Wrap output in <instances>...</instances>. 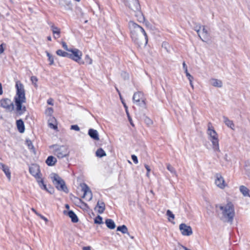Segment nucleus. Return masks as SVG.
I'll return each instance as SVG.
<instances>
[{
  "label": "nucleus",
  "mask_w": 250,
  "mask_h": 250,
  "mask_svg": "<svg viewBox=\"0 0 250 250\" xmlns=\"http://www.w3.org/2000/svg\"><path fill=\"white\" fill-rule=\"evenodd\" d=\"M16 94L14 97L15 111L18 115H21L26 111L25 106L22 105L26 103L25 90L23 85L20 82H16Z\"/></svg>",
  "instance_id": "f257e3e1"
},
{
  "label": "nucleus",
  "mask_w": 250,
  "mask_h": 250,
  "mask_svg": "<svg viewBox=\"0 0 250 250\" xmlns=\"http://www.w3.org/2000/svg\"><path fill=\"white\" fill-rule=\"evenodd\" d=\"M128 27L132 40L135 43H141L142 40L144 38L145 40V44H146L147 43L148 37L146 32L142 27L132 21L129 22Z\"/></svg>",
  "instance_id": "f03ea898"
},
{
  "label": "nucleus",
  "mask_w": 250,
  "mask_h": 250,
  "mask_svg": "<svg viewBox=\"0 0 250 250\" xmlns=\"http://www.w3.org/2000/svg\"><path fill=\"white\" fill-rule=\"evenodd\" d=\"M220 210L221 219L225 222L232 223L235 216V210L233 204L228 202L226 204H220L216 206Z\"/></svg>",
  "instance_id": "7ed1b4c3"
},
{
  "label": "nucleus",
  "mask_w": 250,
  "mask_h": 250,
  "mask_svg": "<svg viewBox=\"0 0 250 250\" xmlns=\"http://www.w3.org/2000/svg\"><path fill=\"white\" fill-rule=\"evenodd\" d=\"M125 5L128 7L135 13V15L140 21L144 20V17L141 11V6L138 0H123Z\"/></svg>",
  "instance_id": "20e7f679"
},
{
  "label": "nucleus",
  "mask_w": 250,
  "mask_h": 250,
  "mask_svg": "<svg viewBox=\"0 0 250 250\" xmlns=\"http://www.w3.org/2000/svg\"><path fill=\"white\" fill-rule=\"evenodd\" d=\"M50 148L53 150V153L59 159H62L69 154L68 148L65 146L54 145L51 146Z\"/></svg>",
  "instance_id": "39448f33"
},
{
  "label": "nucleus",
  "mask_w": 250,
  "mask_h": 250,
  "mask_svg": "<svg viewBox=\"0 0 250 250\" xmlns=\"http://www.w3.org/2000/svg\"><path fill=\"white\" fill-rule=\"evenodd\" d=\"M207 133L209 136V140L212 143L213 150L215 151L220 152L219 146V140L216 132L214 129L208 127Z\"/></svg>",
  "instance_id": "423d86ee"
},
{
  "label": "nucleus",
  "mask_w": 250,
  "mask_h": 250,
  "mask_svg": "<svg viewBox=\"0 0 250 250\" xmlns=\"http://www.w3.org/2000/svg\"><path fill=\"white\" fill-rule=\"evenodd\" d=\"M52 176V182L55 185L56 188L58 190H62L67 193L68 190L65 185L64 181L57 174L53 173Z\"/></svg>",
  "instance_id": "0eeeda50"
},
{
  "label": "nucleus",
  "mask_w": 250,
  "mask_h": 250,
  "mask_svg": "<svg viewBox=\"0 0 250 250\" xmlns=\"http://www.w3.org/2000/svg\"><path fill=\"white\" fill-rule=\"evenodd\" d=\"M69 53L68 58L79 63L80 64H83L84 63L83 61L81 60L82 56V52L77 48H71Z\"/></svg>",
  "instance_id": "6e6552de"
},
{
  "label": "nucleus",
  "mask_w": 250,
  "mask_h": 250,
  "mask_svg": "<svg viewBox=\"0 0 250 250\" xmlns=\"http://www.w3.org/2000/svg\"><path fill=\"white\" fill-rule=\"evenodd\" d=\"M0 106L6 111L11 112L14 110L13 102L9 99H2L0 101Z\"/></svg>",
  "instance_id": "1a4fd4ad"
},
{
  "label": "nucleus",
  "mask_w": 250,
  "mask_h": 250,
  "mask_svg": "<svg viewBox=\"0 0 250 250\" xmlns=\"http://www.w3.org/2000/svg\"><path fill=\"white\" fill-rule=\"evenodd\" d=\"M133 102L134 103L139 106H145L146 104L144 94L141 92H137L134 94L133 96Z\"/></svg>",
  "instance_id": "9d476101"
},
{
  "label": "nucleus",
  "mask_w": 250,
  "mask_h": 250,
  "mask_svg": "<svg viewBox=\"0 0 250 250\" xmlns=\"http://www.w3.org/2000/svg\"><path fill=\"white\" fill-rule=\"evenodd\" d=\"M82 191L83 192V198H85L87 201H90L92 199V193L88 186L83 183L81 185Z\"/></svg>",
  "instance_id": "9b49d317"
},
{
  "label": "nucleus",
  "mask_w": 250,
  "mask_h": 250,
  "mask_svg": "<svg viewBox=\"0 0 250 250\" xmlns=\"http://www.w3.org/2000/svg\"><path fill=\"white\" fill-rule=\"evenodd\" d=\"M179 229L183 235L189 236L192 234L191 228L184 223L180 225Z\"/></svg>",
  "instance_id": "f8f14e48"
},
{
  "label": "nucleus",
  "mask_w": 250,
  "mask_h": 250,
  "mask_svg": "<svg viewBox=\"0 0 250 250\" xmlns=\"http://www.w3.org/2000/svg\"><path fill=\"white\" fill-rule=\"evenodd\" d=\"M29 172L37 179V181L41 178L40 169L39 167L36 165H33L29 167Z\"/></svg>",
  "instance_id": "ddd939ff"
},
{
  "label": "nucleus",
  "mask_w": 250,
  "mask_h": 250,
  "mask_svg": "<svg viewBox=\"0 0 250 250\" xmlns=\"http://www.w3.org/2000/svg\"><path fill=\"white\" fill-rule=\"evenodd\" d=\"M215 185L221 189H223L226 187L225 181L223 177L219 174L216 175V179L215 180Z\"/></svg>",
  "instance_id": "4468645a"
},
{
  "label": "nucleus",
  "mask_w": 250,
  "mask_h": 250,
  "mask_svg": "<svg viewBox=\"0 0 250 250\" xmlns=\"http://www.w3.org/2000/svg\"><path fill=\"white\" fill-rule=\"evenodd\" d=\"M59 5L61 8L65 10H70L72 9V4L70 0H59Z\"/></svg>",
  "instance_id": "2eb2a0df"
},
{
  "label": "nucleus",
  "mask_w": 250,
  "mask_h": 250,
  "mask_svg": "<svg viewBox=\"0 0 250 250\" xmlns=\"http://www.w3.org/2000/svg\"><path fill=\"white\" fill-rule=\"evenodd\" d=\"M198 36L203 42H205V40L208 39L209 33L206 26H202Z\"/></svg>",
  "instance_id": "dca6fc26"
},
{
  "label": "nucleus",
  "mask_w": 250,
  "mask_h": 250,
  "mask_svg": "<svg viewBox=\"0 0 250 250\" xmlns=\"http://www.w3.org/2000/svg\"><path fill=\"white\" fill-rule=\"evenodd\" d=\"M64 214H67L71 219L73 223H77L79 221V219L76 214L72 210H69L68 212L64 210Z\"/></svg>",
  "instance_id": "f3484780"
},
{
  "label": "nucleus",
  "mask_w": 250,
  "mask_h": 250,
  "mask_svg": "<svg viewBox=\"0 0 250 250\" xmlns=\"http://www.w3.org/2000/svg\"><path fill=\"white\" fill-rule=\"evenodd\" d=\"M95 209L100 214H102L105 210V204L103 202L98 201Z\"/></svg>",
  "instance_id": "a211bd4d"
},
{
  "label": "nucleus",
  "mask_w": 250,
  "mask_h": 250,
  "mask_svg": "<svg viewBox=\"0 0 250 250\" xmlns=\"http://www.w3.org/2000/svg\"><path fill=\"white\" fill-rule=\"evenodd\" d=\"M89 136L93 140L98 141L99 140V136L98 131L94 129H89L88 132Z\"/></svg>",
  "instance_id": "6ab92c4d"
},
{
  "label": "nucleus",
  "mask_w": 250,
  "mask_h": 250,
  "mask_svg": "<svg viewBox=\"0 0 250 250\" xmlns=\"http://www.w3.org/2000/svg\"><path fill=\"white\" fill-rule=\"evenodd\" d=\"M0 168L3 170L8 179L10 180L11 178V173L8 167L2 163H0Z\"/></svg>",
  "instance_id": "aec40b11"
},
{
  "label": "nucleus",
  "mask_w": 250,
  "mask_h": 250,
  "mask_svg": "<svg viewBox=\"0 0 250 250\" xmlns=\"http://www.w3.org/2000/svg\"><path fill=\"white\" fill-rule=\"evenodd\" d=\"M16 125L20 133H23L25 130L24 125L21 119H19L16 121Z\"/></svg>",
  "instance_id": "412c9836"
},
{
  "label": "nucleus",
  "mask_w": 250,
  "mask_h": 250,
  "mask_svg": "<svg viewBox=\"0 0 250 250\" xmlns=\"http://www.w3.org/2000/svg\"><path fill=\"white\" fill-rule=\"evenodd\" d=\"M45 162L48 166H53L56 164L57 162V159L53 156H49L47 157Z\"/></svg>",
  "instance_id": "4be33fe9"
},
{
  "label": "nucleus",
  "mask_w": 250,
  "mask_h": 250,
  "mask_svg": "<svg viewBox=\"0 0 250 250\" xmlns=\"http://www.w3.org/2000/svg\"><path fill=\"white\" fill-rule=\"evenodd\" d=\"M105 223L108 228L109 229H114L116 227L114 221L111 219H107L105 220Z\"/></svg>",
  "instance_id": "5701e85b"
},
{
  "label": "nucleus",
  "mask_w": 250,
  "mask_h": 250,
  "mask_svg": "<svg viewBox=\"0 0 250 250\" xmlns=\"http://www.w3.org/2000/svg\"><path fill=\"white\" fill-rule=\"evenodd\" d=\"M239 189L244 196L250 197V194H249L250 190L246 187L241 186L239 188Z\"/></svg>",
  "instance_id": "b1692460"
},
{
  "label": "nucleus",
  "mask_w": 250,
  "mask_h": 250,
  "mask_svg": "<svg viewBox=\"0 0 250 250\" xmlns=\"http://www.w3.org/2000/svg\"><path fill=\"white\" fill-rule=\"evenodd\" d=\"M210 82L211 85L214 86L218 87H221L222 86V82L220 80L216 79H212L210 80Z\"/></svg>",
  "instance_id": "393cba45"
},
{
  "label": "nucleus",
  "mask_w": 250,
  "mask_h": 250,
  "mask_svg": "<svg viewBox=\"0 0 250 250\" xmlns=\"http://www.w3.org/2000/svg\"><path fill=\"white\" fill-rule=\"evenodd\" d=\"M223 119L224 122L225 123L226 125H227L229 127H230L232 129H234V125L233 122L225 116L223 117Z\"/></svg>",
  "instance_id": "a878e982"
},
{
  "label": "nucleus",
  "mask_w": 250,
  "mask_h": 250,
  "mask_svg": "<svg viewBox=\"0 0 250 250\" xmlns=\"http://www.w3.org/2000/svg\"><path fill=\"white\" fill-rule=\"evenodd\" d=\"M52 31L54 34V37L55 39H58L60 37V29L57 27L52 26H51Z\"/></svg>",
  "instance_id": "bb28decb"
},
{
  "label": "nucleus",
  "mask_w": 250,
  "mask_h": 250,
  "mask_svg": "<svg viewBox=\"0 0 250 250\" xmlns=\"http://www.w3.org/2000/svg\"><path fill=\"white\" fill-rule=\"evenodd\" d=\"M37 182L41 188L51 193V191L47 189L46 185L44 184L42 178L38 180Z\"/></svg>",
  "instance_id": "cd10ccee"
},
{
  "label": "nucleus",
  "mask_w": 250,
  "mask_h": 250,
  "mask_svg": "<svg viewBox=\"0 0 250 250\" xmlns=\"http://www.w3.org/2000/svg\"><path fill=\"white\" fill-rule=\"evenodd\" d=\"M96 155L97 157L102 158L106 155L105 152L102 148H98L96 151Z\"/></svg>",
  "instance_id": "c85d7f7f"
},
{
  "label": "nucleus",
  "mask_w": 250,
  "mask_h": 250,
  "mask_svg": "<svg viewBox=\"0 0 250 250\" xmlns=\"http://www.w3.org/2000/svg\"><path fill=\"white\" fill-rule=\"evenodd\" d=\"M117 231H120L122 232L123 233H127L129 235V234L128 233V229L127 227L125 225H122L121 226H119L117 229Z\"/></svg>",
  "instance_id": "c756f323"
},
{
  "label": "nucleus",
  "mask_w": 250,
  "mask_h": 250,
  "mask_svg": "<svg viewBox=\"0 0 250 250\" xmlns=\"http://www.w3.org/2000/svg\"><path fill=\"white\" fill-rule=\"evenodd\" d=\"M245 174L250 179V163H248L244 167Z\"/></svg>",
  "instance_id": "7c9ffc66"
},
{
  "label": "nucleus",
  "mask_w": 250,
  "mask_h": 250,
  "mask_svg": "<svg viewBox=\"0 0 250 250\" xmlns=\"http://www.w3.org/2000/svg\"><path fill=\"white\" fill-rule=\"evenodd\" d=\"M56 54L60 56L63 57H68L69 56V53L65 51H62L61 49H59L56 51Z\"/></svg>",
  "instance_id": "2f4dec72"
},
{
  "label": "nucleus",
  "mask_w": 250,
  "mask_h": 250,
  "mask_svg": "<svg viewBox=\"0 0 250 250\" xmlns=\"http://www.w3.org/2000/svg\"><path fill=\"white\" fill-rule=\"evenodd\" d=\"M166 214L168 217V221L172 222L175 218L174 214L169 209L167 211Z\"/></svg>",
  "instance_id": "473e14b6"
},
{
  "label": "nucleus",
  "mask_w": 250,
  "mask_h": 250,
  "mask_svg": "<svg viewBox=\"0 0 250 250\" xmlns=\"http://www.w3.org/2000/svg\"><path fill=\"white\" fill-rule=\"evenodd\" d=\"M167 168L168 171H169L171 173L173 174L176 176H177L176 171L175 168L171 166L170 164H167Z\"/></svg>",
  "instance_id": "72a5a7b5"
},
{
  "label": "nucleus",
  "mask_w": 250,
  "mask_h": 250,
  "mask_svg": "<svg viewBox=\"0 0 250 250\" xmlns=\"http://www.w3.org/2000/svg\"><path fill=\"white\" fill-rule=\"evenodd\" d=\"M45 53L46 54L47 56L48 57V60L49 61V64L52 65L54 64V57L53 56L50 54L48 51H46Z\"/></svg>",
  "instance_id": "f704fd0d"
},
{
  "label": "nucleus",
  "mask_w": 250,
  "mask_h": 250,
  "mask_svg": "<svg viewBox=\"0 0 250 250\" xmlns=\"http://www.w3.org/2000/svg\"><path fill=\"white\" fill-rule=\"evenodd\" d=\"M84 62L87 64H92L93 61L92 59L89 57L88 55H86L84 58Z\"/></svg>",
  "instance_id": "c9c22d12"
},
{
  "label": "nucleus",
  "mask_w": 250,
  "mask_h": 250,
  "mask_svg": "<svg viewBox=\"0 0 250 250\" xmlns=\"http://www.w3.org/2000/svg\"><path fill=\"white\" fill-rule=\"evenodd\" d=\"M94 223L95 224H103V218L100 216V215H98L97 217H96V218L94 220Z\"/></svg>",
  "instance_id": "e433bc0d"
},
{
  "label": "nucleus",
  "mask_w": 250,
  "mask_h": 250,
  "mask_svg": "<svg viewBox=\"0 0 250 250\" xmlns=\"http://www.w3.org/2000/svg\"><path fill=\"white\" fill-rule=\"evenodd\" d=\"M31 81L32 82V83L34 85V86L37 87V82L38 81V79L36 76H32L30 78Z\"/></svg>",
  "instance_id": "4c0bfd02"
},
{
  "label": "nucleus",
  "mask_w": 250,
  "mask_h": 250,
  "mask_svg": "<svg viewBox=\"0 0 250 250\" xmlns=\"http://www.w3.org/2000/svg\"><path fill=\"white\" fill-rule=\"evenodd\" d=\"M54 120V118H52L51 119H50L49 120L48 125L50 128L56 129V128H57V126L56 125H54V124L50 122V121H53V120Z\"/></svg>",
  "instance_id": "58836bf2"
},
{
  "label": "nucleus",
  "mask_w": 250,
  "mask_h": 250,
  "mask_svg": "<svg viewBox=\"0 0 250 250\" xmlns=\"http://www.w3.org/2000/svg\"><path fill=\"white\" fill-rule=\"evenodd\" d=\"M186 74V76L188 77V80H193V77L188 73V68L186 69V71H185Z\"/></svg>",
  "instance_id": "ea45409f"
},
{
  "label": "nucleus",
  "mask_w": 250,
  "mask_h": 250,
  "mask_svg": "<svg viewBox=\"0 0 250 250\" xmlns=\"http://www.w3.org/2000/svg\"><path fill=\"white\" fill-rule=\"evenodd\" d=\"M126 113L127 114V117H128V119L130 123V124L132 126H134V124L132 122V119L131 118L130 115H129V112H128V109H126Z\"/></svg>",
  "instance_id": "a19ab883"
},
{
  "label": "nucleus",
  "mask_w": 250,
  "mask_h": 250,
  "mask_svg": "<svg viewBox=\"0 0 250 250\" xmlns=\"http://www.w3.org/2000/svg\"><path fill=\"white\" fill-rule=\"evenodd\" d=\"M202 27V26L200 25H196V26L194 27V30L197 32L198 35H199V33H200Z\"/></svg>",
  "instance_id": "79ce46f5"
},
{
  "label": "nucleus",
  "mask_w": 250,
  "mask_h": 250,
  "mask_svg": "<svg viewBox=\"0 0 250 250\" xmlns=\"http://www.w3.org/2000/svg\"><path fill=\"white\" fill-rule=\"evenodd\" d=\"M63 48L66 51L69 52L71 48H68L66 43L65 42H62V43Z\"/></svg>",
  "instance_id": "37998d69"
},
{
  "label": "nucleus",
  "mask_w": 250,
  "mask_h": 250,
  "mask_svg": "<svg viewBox=\"0 0 250 250\" xmlns=\"http://www.w3.org/2000/svg\"><path fill=\"white\" fill-rule=\"evenodd\" d=\"M53 108L51 107H48L46 110L45 113H46V114L51 115L53 113Z\"/></svg>",
  "instance_id": "c03bdc74"
},
{
  "label": "nucleus",
  "mask_w": 250,
  "mask_h": 250,
  "mask_svg": "<svg viewBox=\"0 0 250 250\" xmlns=\"http://www.w3.org/2000/svg\"><path fill=\"white\" fill-rule=\"evenodd\" d=\"M71 129L75 130L76 131H79L80 130V127L77 125H72L70 127Z\"/></svg>",
  "instance_id": "a18cd8bd"
},
{
  "label": "nucleus",
  "mask_w": 250,
  "mask_h": 250,
  "mask_svg": "<svg viewBox=\"0 0 250 250\" xmlns=\"http://www.w3.org/2000/svg\"><path fill=\"white\" fill-rule=\"evenodd\" d=\"M26 144L27 145L28 148L30 149H32L34 148L33 145L31 141H27Z\"/></svg>",
  "instance_id": "49530a36"
},
{
  "label": "nucleus",
  "mask_w": 250,
  "mask_h": 250,
  "mask_svg": "<svg viewBox=\"0 0 250 250\" xmlns=\"http://www.w3.org/2000/svg\"><path fill=\"white\" fill-rule=\"evenodd\" d=\"M131 158H132V159L133 160V161L134 162V163L135 164H137L138 161V159H137V157L135 155H132L131 156Z\"/></svg>",
  "instance_id": "de8ad7c7"
},
{
  "label": "nucleus",
  "mask_w": 250,
  "mask_h": 250,
  "mask_svg": "<svg viewBox=\"0 0 250 250\" xmlns=\"http://www.w3.org/2000/svg\"><path fill=\"white\" fill-rule=\"evenodd\" d=\"M145 168H146V169L147 170L146 176L147 177H148L149 176V172L151 170L150 168V167L148 165H147L146 164L145 165Z\"/></svg>",
  "instance_id": "09e8293b"
},
{
  "label": "nucleus",
  "mask_w": 250,
  "mask_h": 250,
  "mask_svg": "<svg viewBox=\"0 0 250 250\" xmlns=\"http://www.w3.org/2000/svg\"><path fill=\"white\" fill-rule=\"evenodd\" d=\"M5 46V44L4 43H1L0 45V54H2L3 52H4V48H3V46Z\"/></svg>",
  "instance_id": "8fccbe9b"
},
{
  "label": "nucleus",
  "mask_w": 250,
  "mask_h": 250,
  "mask_svg": "<svg viewBox=\"0 0 250 250\" xmlns=\"http://www.w3.org/2000/svg\"><path fill=\"white\" fill-rule=\"evenodd\" d=\"M39 216H40L41 217V218H42V219L44 220L45 222H47L48 221V219L45 217L44 216H42V215H41V214H39L38 215Z\"/></svg>",
  "instance_id": "3c124183"
},
{
  "label": "nucleus",
  "mask_w": 250,
  "mask_h": 250,
  "mask_svg": "<svg viewBox=\"0 0 250 250\" xmlns=\"http://www.w3.org/2000/svg\"><path fill=\"white\" fill-rule=\"evenodd\" d=\"M53 100L52 99H49L47 100V104L50 105H53Z\"/></svg>",
  "instance_id": "603ef678"
},
{
  "label": "nucleus",
  "mask_w": 250,
  "mask_h": 250,
  "mask_svg": "<svg viewBox=\"0 0 250 250\" xmlns=\"http://www.w3.org/2000/svg\"><path fill=\"white\" fill-rule=\"evenodd\" d=\"M83 250H91V248L90 247H84L83 248Z\"/></svg>",
  "instance_id": "864d4df0"
},
{
  "label": "nucleus",
  "mask_w": 250,
  "mask_h": 250,
  "mask_svg": "<svg viewBox=\"0 0 250 250\" xmlns=\"http://www.w3.org/2000/svg\"><path fill=\"white\" fill-rule=\"evenodd\" d=\"M183 68L185 70V71H186V69L187 68V66L186 65V64L185 63V62H183Z\"/></svg>",
  "instance_id": "5fc2aeb1"
},
{
  "label": "nucleus",
  "mask_w": 250,
  "mask_h": 250,
  "mask_svg": "<svg viewBox=\"0 0 250 250\" xmlns=\"http://www.w3.org/2000/svg\"><path fill=\"white\" fill-rule=\"evenodd\" d=\"M2 94V89L1 84L0 83V95Z\"/></svg>",
  "instance_id": "6e6d98bb"
},
{
  "label": "nucleus",
  "mask_w": 250,
  "mask_h": 250,
  "mask_svg": "<svg viewBox=\"0 0 250 250\" xmlns=\"http://www.w3.org/2000/svg\"><path fill=\"white\" fill-rule=\"evenodd\" d=\"M192 80H189V83H190V86L192 87V88H193L194 87H193V83H192Z\"/></svg>",
  "instance_id": "4d7b16f0"
},
{
  "label": "nucleus",
  "mask_w": 250,
  "mask_h": 250,
  "mask_svg": "<svg viewBox=\"0 0 250 250\" xmlns=\"http://www.w3.org/2000/svg\"><path fill=\"white\" fill-rule=\"evenodd\" d=\"M122 103L124 104V107H125V111H126V109H127V106H126L125 104L123 101H122Z\"/></svg>",
  "instance_id": "13d9d810"
},
{
  "label": "nucleus",
  "mask_w": 250,
  "mask_h": 250,
  "mask_svg": "<svg viewBox=\"0 0 250 250\" xmlns=\"http://www.w3.org/2000/svg\"><path fill=\"white\" fill-rule=\"evenodd\" d=\"M31 210L34 212L37 215H38L40 213H38L36 210L34 208H31Z\"/></svg>",
  "instance_id": "bf43d9fd"
},
{
  "label": "nucleus",
  "mask_w": 250,
  "mask_h": 250,
  "mask_svg": "<svg viewBox=\"0 0 250 250\" xmlns=\"http://www.w3.org/2000/svg\"><path fill=\"white\" fill-rule=\"evenodd\" d=\"M47 40L49 41H51V37L50 36L47 37Z\"/></svg>",
  "instance_id": "052dcab7"
},
{
  "label": "nucleus",
  "mask_w": 250,
  "mask_h": 250,
  "mask_svg": "<svg viewBox=\"0 0 250 250\" xmlns=\"http://www.w3.org/2000/svg\"><path fill=\"white\" fill-rule=\"evenodd\" d=\"M65 208L67 209H69V206L68 204H66L65 205Z\"/></svg>",
  "instance_id": "680f3d73"
},
{
  "label": "nucleus",
  "mask_w": 250,
  "mask_h": 250,
  "mask_svg": "<svg viewBox=\"0 0 250 250\" xmlns=\"http://www.w3.org/2000/svg\"><path fill=\"white\" fill-rule=\"evenodd\" d=\"M147 120H148V121H147L148 124L151 123V121L149 119H147Z\"/></svg>",
  "instance_id": "e2e57ef3"
},
{
  "label": "nucleus",
  "mask_w": 250,
  "mask_h": 250,
  "mask_svg": "<svg viewBox=\"0 0 250 250\" xmlns=\"http://www.w3.org/2000/svg\"><path fill=\"white\" fill-rule=\"evenodd\" d=\"M124 74L125 75V77L126 76V77L128 78V75L127 74H126V73H124Z\"/></svg>",
  "instance_id": "0e129e2a"
},
{
  "label": "nucleus",
  "mask_w": 250,
  "mask_h": 250,
  "mask_svg": "<svg viewBox=\"0 0 250 250\" xmlns=\"http://www.w3.org/2000/svg\"><path fill=\"white\" fill-rule=\"evenodd\" d=\"M130 238H131V239H133V238H134V237H133V236H130Z\"/></svg>",
  "instance_id": "69168bd1"
}]
</instances>
